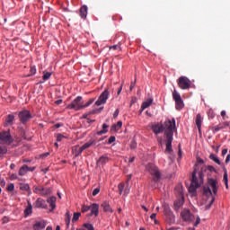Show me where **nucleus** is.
I'll return each mask as SVG.
<instances>
[{"label": "nucleus", "mask_w": 230, "mask_h": 230, "mask_svg": "<svg viewBox=\"0 0 230 230\" xmlns=\"http://www.w3.org/2000/svg\"><path fill=\"white\" fill-rule=\"evenodd\" d=\"M47 202H57L56 197H50L49 199L47 200Z\"/></svg>", "instance_id": "55"}, {"label": "nucleus", "mask_w": 230, "mask_h": 230, "mask_svg": "<svg viewBox=\"0 0 230 230\" xmlns=\"http://www.w3.org/2000/svg\"><path fill=\"white\" fill-rule=\"evenodd\" d=\"M108 128H109V125L105 123L102 124V129L97 132L98 136H102V134H107V132H109Z\"/></svg>", "instance_id": "29"}, {"label": "nucleus", "mask_w": 230, "mask_h": 230, "mask_svg": "<svg viewBox=\"0 0 230 230\" xmlns=\"http://www.w3.org/2000/svg\"><path fill=\"white\" fill-rule=\"evenodd\" d=\"M119 114V110H116L114 114H113V117L118 118Z\"/></svg>", "instance_id": "60"}, {"label": "nucleus", "mask_w": 230, "mask_h": 230, "mask_svg": "<svg viewBox=\"0 0 230 230\" xmlns=\"http://www.w3.org/2000/svg\"><path fill=\"white\" fill-rule=\"evenodd\" d=\"M80 217H82V213H80V212H75V213H74V216H73V218H72L73 224H75V222H78Z\"/></svg>", "instance_id": "32"}, {"label": "nucleus", "mask_w": 230, "mask_h": 230, "mask_svg": "<svg viewBox=\"0 0 230 230\" xmlns=\"http://www.w3.org/2000/svg\"><path fill=\"white\" fill-rule=\"evenodd\" d=\"M66 108L73 111H80L84 109V101H82V96H77L70 104L66 106Z\"/></svg>", "instance_id": "5"}, {"label": "nucleus", "mask_w": 230, "mask_h": 230, "mask_svg": "<svg viewBox=\"0 0 230 230\" xmlns=\"http://www.w3.org/2000/svg\"><path fill=\"white\" fill-rule=\"evenodd\" d=\"M32 190L37 195H42V197H46L47 195H51L50 188H44L42 186L34 185Z\"/></svg>", "instance_id": "11"}, {"label": "nucleus", "mask_w": 230, "mask_h": 230, "mask_svg": "<svg viewBox=\"0 0 230 230\" xmlns=\"http://www.w3.org/2000/svg\"><path fill=\"white\" fill-rule=\"evenodd\" d=\"M49 207L51 208V209H49V213H51L55 210V208H57V204L55 202H50Z\"/></svg>", "instance_id": "46"}, {"label": "nucleus", "mask_w": 230, "mask_h": 230, "mask_svg": "<svg viewBox=\"0 0 230 230\" xmlns=\"http://www.w3.org/2000/svg\"><path fill=\"white\" fill-rule=\"evenodd\" d=\"M0 141H2V143H4L5 145H12V143H13V137H12L10 130L0 131Z\"/></svg>", "instance_id": "8"}, {"label": "nucleus", "mask_w": 230, "mask_h": 230, "mask_svg": "<svg viewBox=\"0 0 230 230\" xmlns=\"http://www.w3.org/2000/svg\"><path fill=\"white\" fill-rule=\"evenodd\" d=\"M121 127H123V122H121L120 120L117 122V124H114L111 126V130H114L115 132H118V130H119V128H121Z\"/></svg>", "instance_id": "28"}, {"label": "nucleus", "mask_w": 230, "mask_h": 230, "mask_svg": "<svg viewBox=\"0 0 230 230\" xmlns=\"http://www.w3.org/2000/svg\"><path fill=\"white\" fill-rule=\"evenodd\" d=\"M111 49H113L114 51H116V49H119V46L114 45V46L111 47Z\"/></svg>", "instance_id": "58"}, {"label": "nucleus", "mask_w": 230, "mask_h": 230, "mask_svg": "<svg viewBox=\"0 0 230 230\" xmlns=\"http://www.w3.org/2000/svg\"><path fill=\"white\" fill-rule=\"evenodd\" d=\"M223 182H225V184H227V182H228L227 171L225 172V174H224V177H223Z\"/></svg>", "instance_id": "49"}, {"label": "nucleus", "mask_w": 230, "mask_h": 230, "mask_svg": "<svg viewBox=\"0 0 230 230\" xmlns=\"http://www.w3.org/2000/svg\"><path fill=\"white\" fill-rule=\"evenodd\" d=\"M18 118L21 123H22V125H26L27 122L30 121L31 118H33V116H31V113L30 112V111L23 110L18 113Z\"/></svg>", "instance_id": "7"}, {"label": "nucleus", "mask_w": 230, "mask_h": 230, "mask_svg": "<svg viewBox=\"0 0 230 230\" xmlns=\"http://www.w3.org/2000/svg\"><path fill=\"white\" fill-rule=\"evenodd\" d=\"M101 207L102 208L104 213H114V210H112V208H111L109 202L102 203Z\"/></svg>", "instance_id": "18"}, {"label": "nucleus", "mask_w": 230, "mask_h": 230, "mask_svg": "<svg viewBox=\"0 0 230 230\" xmlns=\"http://www.w3.org/2000/svg\"><path fill=\"white\" fill-rule=\"evenodd\" d=\"M97 163H99V164H107V163H109V156H101Z\"/></svg>", "instance_id": "30"}, {"label": "nucleus", "mask_w": 230, "mask_h": 230, "mask_svg": "<svg viewBox=\"0 0 230 230\" xmlns=\"http://www.w3.org/2000/svg\"><path fill=\"white\" fill-rule=\"evenodd\" d=\"M164 215H169L171 213H173L172 211V208H170V206L168 204L164 205Z\"/></svg>", "instance_id": "33"}, {"label": "nucleus", "mask_w": 230, "mask_h": 230, "mask_svg": "<svg viewBox=\"0 0 230 230\" xmlns=\"http://www.w3.org/2000/svg\"><path fill=\"white\" fill-rule=\"evenodd\" d=\"M46 228V221H35V224L32 226L33 230H40Z\"/></svg>", "instance_id": "17"}, {"label": "nucleus", "mask_w": 230, "mask_h": 230, "mask_svg": "<svg viewBox=\"0 0 230 230\" xmlns=\"http://www.w3.org/2000/svg\"><path fill=\"white\" fill-rule=\"evenodd\" d=\"M66 138V137L60 133L57 135V141H62V139Z\"/></svg>", "instance_id": "48"}, {"label": "nucleus", "mask_w": 230, "mask_h": 230, "mask_svg": "<svg viewBox=\"0 0 230 230\" xmlns=\"http://www.w3.org/2000/svg\"><path fill=\"white\" fill-rule=\"evenodd\" d=\"M7 152L8 148H6V146H0V159L3 158V155H4V154H7Z\"/></svg>", "instance_id": "36"}, {"label": "nucleus", "mask_w": 230, "mask_h": 230, "mask_svg": "<svg viewBox=\"0 0 230 230\" xmlns=\"http://www.w3.org/2000/svg\"><path fill=\"white\" fill-rule=\"evenodd\" d=\"M130 148H131V150L137 148V143L136 142V140H132L130 142Z\"/></svg>", "instance_id": "44"}, {"label": "nucleus", "mask_w": 230, "mask_h": 230, "mask_svg": "<svg viewBox=\"0 0 230 230\" xmlns=\"http://www.w3.org/2000/svg\"><path fill=\"white\" fill-rule=\"evenodd\" d=\"M49 78H51V73L44 71L43 76H42V79L44 80V82L49 80Z\"/></svg>", "instance_id": "38"}, {"label": "nucleus", "mask_w": 230, "mask_h": 230, "mask_svg": "<svg viewBox=\"0 0 230 230\" xmlns=\"http://www.w3.org/2000/svg\"><path fill=\"white\" fill-rule=\"evenodd\" d=\"M110 94L111 93L109 90L105 89L95 102V105H97V107H100V105H105V103H107V100H109Z\"/></svg>", "instance_id": "9"}, {"label": "nucleus", "mask_w": 230, "mask_h": 230, "mask_svg": "<svg viewBox=\"0 0 230 230\" xmlns=\"http://www.w3.org/2000/svg\"><path fill=\"white\" fill-rule=\"evenodd\" d=\"M14 121H15V115L8 114L5 118L4 127H12Z\"/></svg>", "instance_id": "15"}, {"label": "nucleus", "mask_w": 230, "mask_h": 230, "mask_svg": "<svg viewBox=\"0 0 230 230\" xmlns=\"http://www.w3.org/2000/svg\"><path fill=\"white\" fill-rule=\"evenodd\" d=\"M36 73H37V68H35V66L31 67V75H36Z\"/></svg>", "instance_id": "51"}, {"label": "nucleus", "mask_w": 230, "mask_h": 230, "mask_svg": "<svg viewBox=\"0 0 230 230\" xmlns=\"http://www.w3.org/2000/svg\"><path fill=\"white\" fill-rule=\"evenodd\" d=\"M118 188H119V194L121 195V193H123V190H125V183H119Z\"/></svg>", "instance_id": "45"}, {"label": "nucleus", "mask_w": 230, "mask_h": 230, "mask_svg": "<svg viewBox=\"0 0 230 230\" xmlns=\"http://www.w3.org/2000/svg\"><path fill=\"white\" fill-rule=\"evenodd\" d=\"M227 154V149H223L222 150V155H226Z\"/></svg>", "instance_id": "64"}, {"label": "nucleus", "mask_w": 230, "mask_h": 230, "mask_svg": "<svg viewBox=\"0 0 230 230\" xmlns=\"http://www.w3.org/2000/svg\"><path fill=\"white\" fill-rule=\"evenodd\" d=\"M33 213V207L31 206V203L28 202V205L26 208L24 209V217H30Z\"/></svg>", "instance_id": "20"}, {"label": "nucleus", "mask_w": 230, "mask_h": 230, "mask_svg": "<svg viewBox=\"0 0 230 230\" xmlns=\"http://www.w3.org/2000/svg\"><path fill=\"white\" fill-rule=\"evenodd\" d=\"M65 222L66 224V227L69 228V225L71 224V212L66 210L65 214Z\"/></svg>", "instance_id": "23"}, {"label": "nucleus", "mask_w": 230, "mask_h": 230, "mask_svg": "<svg viewBox=\"0 0 230 230\" xmlns=\"http://www.w3.org/2000/svg\"><path fill=\"white\" fill-rule=\"evenodd\" d=\"M172 98H173L174 102H177V101L182 99V98L181 97V93H179L177 90H174V91L172 92Z\"/></svg>", "instance_id": "31"}, {"label": "nucleus", "mask_w": 230, "mask_h": 230, "mask_svg": "<svg viewBox=\"0 0 230 230\" xmlns=\"http://www.w3.org/2000/svg\"><path fill=\"white\" fill-rule=\"evenodd\" d=\"M147 170L151 175H153V180L155 182H159L161 180V172H159V168L154 164H149L147 166Z\"/></svg>", "instance_id": "6"}, {"label": "nucleus", "mask_w": 230, "mask_h": 230, "mask_svg": "<svg viewBox=\"0 0 230 230\" xmlns=\"http://www.w3.org/2000/svg\"><path fill=\"white\" fill-rule=\"evenodd\" d=\"M196 127L200 133V130L202 128V116L200 115V113L197 114L196 116Z\"/></svg>", "instance_id": "19"}, {"label": "nucleus", "mask_w": 230, "mask_h": 230, "mask_svg": "<svg viewBox=\"0 0 230 230\" xmlns=\"http://www.w3.org/2000/svg\"><path fill=\"white\" fill-rule=\"evenodd\" d=\"M175 195L178 199V202H184V193L182 192V186L178 185L175 188Z\"/></svg>", "instance_id": "14"}, {"label": "nucleus", "mask_w": 230, "mask_h": 230, "mask_svg": "<svg viewBox=\"0 0 230 230\" xmlns=\"http://www.w3.org/2000/svg\"><path fill=\"white\" fill-rule=\"evenodd\" d=\"M224 129V127H222L221 124L217 125V126H215L214 128H212V130L215 133L218 132V130H222Z\"/></svg>", "instance_id": "42"}, {"label": "nucleus", "mask_w": 230, "mask_h": 230, "mask_svg": "<svg viewBox=\"0 0 230 230\" xmlns=\"http://www.w3.org/2000/svg\"><path fill=\"white\" fill-rule=\"evenodd\" d=\"M114 141H116V137H114V136L110 137V138L108 140V145H112V143H114Z\"/></svg>", "instance_id": "47"}, {"label": "nucleus", "mask_w": 230, "mask_h": 230, "mask_svg": "<svg viewBox=\"0 0 230 230\" xmlns=\"http://www.w3.org/2000/svg\"><path fill=\"white\" fill-rule=\"evenodd\" d=\"M56 105H60L62 103V99H59L55 102Z\"/></svg>", "instance_id": "63"}, {"label": "nucleus", "mask_w": 230, "mask_h": 230, "mask_svg": "<svg viewBox=\"0 0 230 230\" xmlns=\"http://www.w3.org/2000/svg\"><path fill=\"white\" fill-rule=\"evenodd\" d=\"M154 99L152 98H149L146 102H144L141 106L142 111H145V109H148V107L152 105Z\"/></svg>", "instance_id": "22"}, {"label": "nucleus", "mask_w": 230, "mask_h": 230, "mask_svg": "<svg viewBox=\"0 0 230 230\" xmlns=\"http://www.w3.org/2000/svg\"><path fill=\"white\" fill-rule=\"evenodd\" d=\"M229 162H230V155H227V156L225 160V163H226V164H229Z\"/></svg>", "instance_id": "57"}, {"label": "nucleus", "mask_w": 230, "mask_h": 230, "mask_svg": "<svg viewBox=\"0 0 230 230\" xmlns=\"http://www.w3.org/2000/svg\"><path fill=\"white\" fill-rule=\"evenodd\" d=\"M181 217L183 222H193V218H195V216L191 214V211H190V209L181 211Z\"/></svg>", "instance_id": "12"}, {"label": "nucleus", "mask_w": 230, "mask_h": 230, "mask_svg": "<svg viewBox=\"0 0 230 230\" xmlns=\"http://www.w3.org/2000/svg\"><path fill=\"white\" fill-rule=\"evenodd\" d=\"M155 217H157V214L153 213V214L150 216L151 220H155V219H156Z\"/></svg>", "instance_id": "59"}, {"label": "nucleus", "mask_w": 230, "mask_h": 230, "mask_svg": "<svg viewBox=\"0 0 230 230\" xmlns=\"http://www.w3.org/2000/svg\"><path fill=\"white\" fill-rule=\"evenodd\" d=\"M83 227H85L87 230H94V226H93L91 223H84Z\"/></svg>", "instance_id": "39"}, {"label": "nucleus", "mask_w": 230, "mask_h": 230, "mask_svg": "<svg viewBox=\"0 0 230 230\" xmlns=\"http://www.w3.org/2000/svg\"><path fill=\"white\" fill-rule=\"evenodd\" d=\"M221 127H223V128H226V127H229V121H225L221 124Z\"/></svg>", "instance_id": "52"}, {"label": "nucleus", "mask_w": 230, "mask_h": 230, "mask_svg": "<svg viewBox=\"0 0 230 230\" xmlns=\"http://www.w3.org/2000/svg\"><path fill=\"white\" fill-rule=\"evenodd\" d=\"M211 206H213V202L208 203V205L205 206V211H208V209L211 208Z\"/></svg>", "instance_id": "54"}, {"label": "nucleus", "mask_w": 230, "mask_h": 230, "mask_svg": "<svg viewBox=\"0 0 230 230\" xmlns=\"http://www.w3.org/2000/svg\"><path fill=\"white\" fill-rule=\"evenodd\" d=\"M183 108H184V101H182V99L175 101V109L177 111H181V109H183Z\"/></svg>", "instance_id": "26"}, {"label": "nucleus", "mask_w": 230, "mask_h": 230, "mask_svg": "<svg viewBox=\"0 0 230 230\" xmlns=\"http://www.w3.org/2000/svg\"><path fill=\"white\" fill-rule=\"evenodd\" d=\"M94 103V98L90 99L85 104H83V109H85Z\"/></svg>", "instance_id": "41"}, {"label": "nucleus", "mask_w": 230, "mask_h": 230, "mask_svg": "<svg viewBox=\"0 0 230 230\" xmlns=\"http://www.w3.org/2000/svg\"><path fill=\"white\" fill-rule=\"evenodd\" d=\"M218 180L208 178L207 186L203 188V195L210 199L209 202H215V196L218 193Z\"/></svg>", "instance_id": "2"}, {"label": "nucleus", "mask_w": 230, "mask_h": 230, "mask_svg": "<svg viewBox=\"0 0 230 230\" xmlns=\"http://www.w3.org/2000/svg\"><path fill=\"white\" fill-rule=\"evenodd\" d=\"M20 190H22V191H29L30 185L28 183H22L20 184Z\"/></svg>", "instance_id": "35"}, {"label": "nucleus", "mask_w": 230, "mask_h": 230, "mask_svg": "<svg viewBox=\"0 0 230 230\" xmlns=\"http://www.w3.org/2000/svg\"><path fill=\"white\" fill-rule=\"evenodd\" d=\"M199 224H200V217H198L196 218V222L194 223V227H197V226H199Z\"/></svg>", "instance_id": "53"}, {"label": "nucleus", "mask_w": 230, "mask_h": 230, "mask_svg": "<svg viewBox=\"0 0 230 230\" xmlns=\"http://www.w3.org/2000/svg\"><path fill=\"white\" fill-rule=\"evenodd\" d=\"M182 206H184L183 202H174L173 203L174 211H179L181 208H182Z\"/></svg>", "instance_id": "34"}, {"label": "nucleus", "mask_w": 230, "mask_h": 230, "mask_svg": "<svg viewBox=\"0 0 230 230\" xmlns=\"http://www.w3.org/2000/svg\"><path fill=\"white\" fill-rule=\"evenodd\" d=\"M80 17H82V19H85V17H87V5H83L80 8Z\"/></svg>", "instance_id": "25"}, {"label": "nucleus", "mask_w": 230, "mask_h": 230, "mask_svg": "<svg viewBox=\"0 0 230 230\" xmlns=\"http://www.w3.org/2000/svg\"><path fill=\"white\" fill-rule=\"evenodd\" d=\"M36 208H41L42 209H48V204H46V202H37Z\"/></svg>", "instance_id": "37"}, {"label": "nucleus", "mask_w": 230, "mask_h": 230, "mask_svg": "<svg viewBox=\"0 0 230 230\" xmlns=\"http://www.w3.org/2000/svg\"><path fill=\"white\" fill-rule=\"evenodd\" d=\"M132 179V174H128V176H127V184H128V181H130Z\"/></svg>", "instance_id": "61"}, {"label": "nucleus", "mask_w": 230, "mask_h": 230, "mask_svg": "<svg viewBox=\"0 0 230 230\" xmlns=\"http://www.w3.org/2000/svg\"><path fill=\"white\" fill-rule=\"evenodd\" d=\"M217 172V170L215 169V167H213V165H208V166H204L201 167V171L199 172V181L200 182H204V173H206V172Z\"/></svg>", "instance_id": "13"}, {"label": "nucleus", "mask_w": 230, "mask_h": 230, "mask_svg": "<svg viewBox=\"0 0 230 230\" xmlns=\"http://www.w3.org/2000/svg\"><path fill=\"white\" fill-rule=\"evenodd\" d=\"M6 190L7 191H13V190H15V185H13V183H10L7 185Z\"/></svg>", "instance_id": "43"}, {"label": "nucleus", "mask_w": 230, "mask_h": 230, "mask_svg": "<svg viewBox=\"0 0 230 230\" xmlns=\"http://www.w3.org/2000/svg\"><path fill=\"white\" fill-rule=\"evenodd\" d=\"M28 170H30V167H28V165L24 164L23 166H22L19 170V175H21V177L24 176L26 173H28Z\"/></svg>", "instance_id": "24"}, {"label": "nucleus", "mask_w": 230, "mask_h": 230, "mask_svg": "<svg viewBox=\"0 0 230 230\" xmlns=\"http://www.w3.org/2000/svg\"><path fill=\"white\" fill-rule=\"evenodd\" d=\"M200 186L199 184V178H197V169H194L190 180V185L189 186V195L191 197H197V189Z\"/></svg>", "instance_id": "3"}, {"label": "nucleus", "mask_w": 230, "mask_h": 230, "mask_svg": "<svg viewBox=\"0 0 230 230\" xmlns=\"http://www.w3.org/2000/svg\"><path fill=\"white\" fill-rule=\"evenodd\" d=\"M209 159H211V161H214V163H216V164H218L219 166L222 165V163L220 162V159H218L217 155L210 154Z\"/></svg>", "instance_id": "27"}, {"label": "nucleus", "mask_w": 230, "mask_h": 230, "mask_svg": "<svg viewBox=\"0 0 230 230\" xmlns=\"http://www.w3.org/2000/svg\"><path fill=\"white\" fill-rule=\"evenodd\" d=\"M165 217L168 224H175V215H173V212H171V214H166Z\"/></svg>", "instance_id": "21"}, {"label": "nucleus", "mask_w": 230, "mask_h": 230, "mask_svg": "<svg viewBox=\"0 0 230 230\" xmlns=\"http://www.w3.org/2000/svg\"><path fill=\"white\" fill-rule=\"evenodd\" d=\"M49 155V153L48 152V153L40 155V157H41V159H46V157H48Z\"/></svg>", "instance_id": "56"}, {"label": "nucleus", "mask_w": 230, "mask_h": 230, "mask_svg": "<svg viewBox=\"0 0 230 230\" xmlns=\"http://www.w3.org/2000/svg\"><path fill=\"white\" fill-rule=\"evenodd\" d=\"M89 209H91V206H87L85 204L82 205V208H81L82 213H87Z\"/></svg>", "instance_id": "40"}, {"label": "nucleus", "mask_w": 230, "mask_h": 230, "mask_svg": "<svg viewBox=\"0 0 230 230\" xmlns=\"http://www.w3.org/2000/svg\"><path fill=\"white\" fill-rule=\"evenodd\" d=\"M197 161L199 164H204V160H202L201 158H198Z\"/></svg>", "instance_id": "62"}, {"label": "nucleus", "mask_w": 230, "mask_h": 230, "mask_svg": "<svg viewBox=\"0 0 230 230\" xmlns=\"http://www.w3.org/2000/svg\"><path fill=\"white\" fill-rule=\"evenodd\" d=\"M98 193H100V188H95V189L93 190V197H96V195H98Z\"/></svg>", "instance_id": "50"}, {"label": "nucleus", "mask_w": 230, "mask_h": 230, "mask_svg": "<svg viewBox=\"0 0 230 230\" xmlns=\"http://www.w3.org/2000/svg\"><path fill=\"white\" fill-rule=\"evenodd\" d=\"M90 208L91 213L89 214V217H93V215H94V217H98V215H100V205L93 203Z\"/></svg>", "instance_id": "16"}, {"label": "nucleus", "mask_w": 230, "mask_h": 230, "mask_svg": "<svg viewBox=\"0 0 230 230\" xmlns=\"http://www.w3.org/2000/svg\"><path fill=\"white\" fill-rule=\"evenodd\" d=\"M178 87L180 89H190L191 87V81L186 76H181L178 79Z\"/></svg>", "instance_id": "10"}, {"label": "nucleus", "mask_w": 230, "mask_h": 230, "mask_svg": "<svg viewBox=\"0 0 230 230\" xmlns=\"http://www.w3.org/2000/svg\"><path fill=\"white\" fill-rule=\"evenodd\" d=\"M151 128L154 134L156 136L164 132L166 145L165 152L170 154L172 151V142L173 141V130H177V127L175 126V119H167L164 122V124L155 123Z\"/></svg>", "instance_id": "1"}, {"label": "nucleus", "mask_w": 230, "mask_h": 230, "mask_svg": "<svg viewBox=\"0 0 230 230\" xmlns=\"http://www.w3.org/2000/svg\"><path fill=\"white\" fill-rule=\"evenodd\" d=\"M93 145H96L94 140H90L89 142L85 143L82 146H75L72 148L73 155H75V157H78L79 155H81V154H82V152H84V150H87V148H90V146H93Z\"/></svg>", "instance_id": "4"}]
</instances>
